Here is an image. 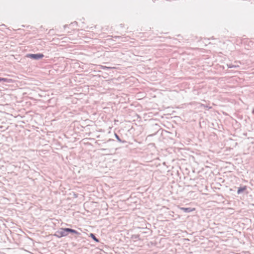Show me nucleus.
Segmentation results:
<instances>
[{
	"label": "nucleus",
	"mask_w": 254,
	"mask_h": 254,
	"mask_svg": "<svg viewBox=\"0 0 254 254\" xmlns=\"http://www.w3.org/2000/svg\"><path fill=\"white\" fill-rule=\"evenodd\" d=\"M67 230L68 228H60L59 230L56 232V233L54 234V236L59 238L66 236L68 234Z\"/></svg>",
	"instance_id": "f257e3e1"
},
{
	"label": "nucleus",
	"mask_w": 254,
	"mask_h": 254,
	"mask_svg": "<svg viewBox=\"0 0 254 254\" xmlns=\"http://www.w3.org/2000/svg\"><path fill=\"white\" fill-rule=\"evenodd\" d=\"M27 57L30 58L34 60H40L44 57V55L42 54H29L27 55Z\"/></svg>",
	"instance_id": "f03ea898"
},
{
	"label": "nucleus",
	"mask_w": 254,
	"mask_h": 254,
	"mask_svg": "<svg viewBox=\"0 0 254 254\" xmlns=\"http://www.w3.org/2000/svg\"><path fill=\"white\" fill-rule=\"evenodd\" d=\"M180 209L186 213H190L195 210L194 208H191L190 207H180Z\"/></svg>",
	"instance_id": "7ed1b4c3"
},
{
	"label": "nucleus",
	"mask_w": 254,
	"mask_h": 254,
	"mask_svg": "<svg viewBox=\"0 0 254 254\" xmlns=\"http://www.w3.org/2000/svg\"><path fill=\"white\" fill-rule=\"evenodd\" d=\"M246 189H247V187L246 186H244L243 187L239 188L238 189V190H237L238 194H240L243 191L245 190Z\"/></svg>",
	"instance_id": "20e7f679"
},
{
	"label": "nucleus",
	"mask_w": 254,
	"mask_h": 254,
	"mask_svg": "<svg viewBox=\"0 0 254 254\" xmlns=\"http://www.w3.org/2000/svg\"><path fill=\"white\" fill-rule=\"evenodd\" d=\"M67 231H68V233H72V234H77V235H79L80 234L78 232H77L75 230H74V229H72L71 228H68Z\"/></svg>",
	"instance_id": "39448f33"
},
{
	"label": "nucleus",
	"mask_w": 254,
	"mask_h": 254,
	"mask_svg": "<svg viewBox=\"0 0 254 254\" xmlns=\"http://www.w3.org/2000/svg\"><path fill=\"white\" fill-rule=\"evenodd\" d=\"M131 239L134 241L140 240V236L139 235H133L131 236Z\"/></svg>",
	"instance_id": "423d86ee"
},
{
	"label": "nucleus",
	"mask_w": 254,
	"mask_h": 254,
	"mask_svg": "<svg viewBox=\"0 0 254 254\" xmlns=\"http://www.w3.org/2000/svg\"><path fill=\"white\" fill-rule=\"evenodd\" d=\"M90 237H91L95 242H99V240L96 237L95 235L92 233H90Z\"/></svg>",
	"instance_id": "0eeeda50"
},
{
	"label": "nucleus",
	"mask_w": 254,
	"mask_h": 254,
	"mask_svg": "<svg viewBox=\"0 0 254 254\" xmlns=\"http://www.w3.org/2000/svg\"><path fill=\"white\" fill-rule=\"evenodd\" d=\"M115 137L117 138V139L120 142L125 143L126 141L125 140H122L119 137V136L117 134H115Z\"/></svg>",
	"instance_id": "6e6552de"
},
{
	"label": "nucleus",
	"mask_w": 254,
	"mask_h": 254,
	"mask_svg": "<svg viewBox=\"0 0 254 254\" xmlns=\"http://www.w3.org/2000/svg\"><path fill=\"white\" fill-rule=\"evenodd\" d=\"M227 66L228 68H235V67H237L238 66V65H233L232 64H227Z\"/></svg>",
	"instance_id": "1a4fd4ad"
},
{
	"label": "nucleus",
	"mask_w": 254,
	"mask_h": 254,
	"mask_svg": "<svg viewBox=\"0 0 254 254\" xmlns=\"http://www.w3.org/2000/svg\"><path fill=\"white\" fill-rule=\"evenodd\" d=\"M100 150H102V151H106L108 152H111V149H107V148H102Z\"/></svg>",
	"instance_id": "9d476101"
},
{
	"label": "nucleus",
	"mask_w": 254,
	"mask_h": 254,
	"mask_svg": "<svg viewBox=\"0 0 254 254\" xmlns=\"http://www.w3.org/2000/svg\"><path fill=\"white\" fill-rule=\"evenodd\" d=\"M110 141H114V140H113V139H109L108 140V142Z\"/></svg>",
	"instance_id": "9b49d317"
},
{
	"label": "nucleus",
	"mask_w": 254,
	"mask_h": 254,
	"mask_svg": "<svg viewBox=\"0 0 254 254\" xmlns=\"http://www.w3.org/2000/svg\"><path fill=\"white\" fill-rule=\"evenodd\" d=\"M3 79V78H0V81L2 80Z\"/></svg>",
	"instance_id": "f8f14e48"
},
{
	"label": "nucleus",
	"mask_w": 254,
	"mask_h": 254,
	"mask_svg": "<svg viewBox=\"0 0 254 254\" xmlns=\"http://www.w3.org/2000/svg\"><path fill=\"white\" fill-rule=\"evenodd\" d=\"M253 113L254 114V110H253Z\"/></svg>",
	"instance_id": "ddd939ff"
}]
</instances>
